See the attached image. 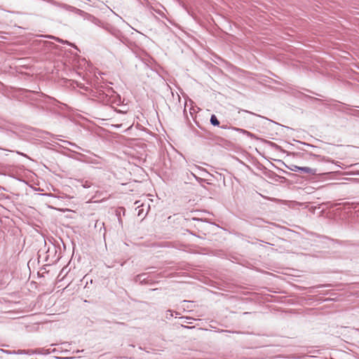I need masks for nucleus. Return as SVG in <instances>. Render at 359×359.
Returning <instances> with one entry per match:
<instances>
[{
  "label": "nucleus",
  "instance_id": "obj_3",
  "mask_svg": "<svg viewBox=\"0 0 359 359\" xmlns=\"http://www.w3.org/2000/svg\"><path fill=\"white\" fill-rule=\"evenodd\" d=\"M291 170H292V171H295V172H297V171H301V167H300V166H297V165H293V168H291Z\"/></svg>",
  "mask_w": 359,
  "mask_h": 359
},
{
  "label": "nucleus",
  "instance_id": "obj_1",
  "mask_svg": "<svg viewBox=\"0 0 359 359\" xmlns=\"http://www.w3.org/2000/svg\"><path fill=\"white\" fill-rule=\"evenodd\" d=\"M301 171L311 175H316V170L309 167H301Z\"/></svg>",
  "mask_w": 359,
  "mask_h": 359
},
{
  "label": "nucleus",
  "instance_id": "obj_2",
  "mask_svg": "<svg viewBox=\"0 0 359 359\" xmlns=\"http://www.w3.org/2000/svg\"><path fill=\"white\" fill-rule=\"evenodd\" d=\"M210 122L213 126H219V122L215 115H212L210 118Z\"/></svg>",
  "mask_w": 359,
  "mask_h": 359
}]
</instances>
